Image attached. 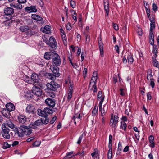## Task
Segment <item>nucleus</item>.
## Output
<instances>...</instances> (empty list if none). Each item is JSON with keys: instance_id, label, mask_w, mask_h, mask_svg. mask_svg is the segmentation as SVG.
I'll list each match as a JSON object with an SVG mask.
<instances>
[{"instance_id": "nucleus-24", "label": "nucleus", "mask_w": 159, "mask_h": 159, "mask_svg": "<svg viewBox=\"0 0 159 159\" xmlns=\"http://www.w3.org/2000/svg\"><path fill=\"white\" fill-rule=\"evenodd\" d=\"M18 118L19 122L21 123L24 124L26 121V118L25 116L20 115Z\"/></svg>"}, {"instance_id": "nucleus-60", "label": "nucleus", "mask_w": 159, "mask_h": 159, "mask_svg": "<svg viewBox=\"0 0 159 159\" xmlns=\"http://www.w3.org/2000/svg\"><path fill=\"white\" fill-rule=\"evenodd\" d=\"M40 142L39 141H35L33 144V145L35 147H38L40 145Z\"/></svg>"}, {"instance_id": "nucleus-23", "label": "nucleus", "mask_w": 159, "mask_h": 159, "mask_svg": "<svg viewBox=\"0 0 159 159\" xmlns=\"http://www.w3.org/2000/svg\"><path fill=\"white\" fill-rule=\"evenodd\" d=\"M10 5L11 7H13L18 9H20L23 7L22 5L19 3H11Z\"/></svg>"}, {"instance_id": "nucleus-3", "label": "nucleus", "mask_w": 159, "mask_h": 159, "mask_svg": "<svg viewBox=\"0 0 159 159\" xmlns=\"http://www.w3.org/2000/svg\"><path fill=\"white\" fill-rule=\"evenodd\" d=\"M29 79L28 77L27 78V79L25 80V81L28 83L34 84L35 83L38 82L39 78L38 75L37 74L34 73L32 74L31 79L29 80Z\"/></svg>"}, {"instance_id": "nucleus-54", "label": "nucleus", "mask_w": 159, "mask_h": 159, "mask_svg": "<svg viewBox=\"0 0 159 159\" xmlns=\"http://www.w3.org/2000/svg\"><path fill=\"white\" fill-rule=\"evenodd\" d=\"M152 92H149L147 94V99L148 100H151L152 98L151 96Z\"/></svg>"}, {"instance_id": "nucleus-39", "label": "nucleus", "mask_w": 159, "mask_h": 159, "mask_svg": "<svg viewBox=\"0 0 159 159\" xmlns=\"http://www.w3.org/2000/svg\"><path fill=\"white\" fill-rule=\"evenodd\" d=\"M33 124L37 125V126H40L42 125V121L41 119H38L35 121L34 123H33Z\"/></svg>"}, {"instance_id": "nucleus-22", "label": "nucleus", "mask_w": 159, "mask_h": 159, "mask_svg": "<svg viewBox=\"0 0 159 159\" xmlns=\"http://www.w3.org/2000/svg\"><path fill=\"white\" fill-rule=\"evenodd\" d=\"M106 1L104 0L103 2L105 10L108 16L109 12V3L108 0H106Z\"/></svg>"}, {"instance_id": "nucleus-11", "label": "nucleus", "mask_w": 159, "mask_h": 159, "mask_svg": "<svg viewBox=\"0 0 159 159\" xmlns=\"http://www.w3.org/2000/svg\"><path fill=\"white\" fill-rule=\"evenodd\" d=\"M21 127L24 134L26 135H29L32 133V129L29 126V127H28L22 125Z\"/></svg>"}, {"instance_id": "nucleus-58", "label": "nucleus", "mask_w": 159, "mask_h": 159, "mask_svg": "<svg viewBox=\"0 0 159 159\" xmlns=\"http://www.w3.org/2000/svg\"><path fill=\"white\" fill-rule=\"evenodd\" d=\"M95 151L91 154V155L92 157H93L94 155L99 156L98 152L97 150H94Z\"/></svg>"}, {"instance_id": "nucleus-47", "label": "nucleus", "mask_w": 159, "mask_h": 159, "mask_svg": "<svg viewBox=\"0 0 159 159\" xmlns=\"http://www.w3.org/2000/svg\"><path fill=\"white\" fill-rule=\"evenodd\" d=\"M153 65L154 66L159 69V64L158 61L156 59L153 61Z\"/></svg>"}, {"instance_id": "nucleus-53", "label": "nucleus", "mask_w": 159, "mask_h": 159, "mask_svg": "<svg viewBox=\"0 0 159 159\" xmlns=\"http://www.w3.org/2000/svg\"><path fill=\"white\" fill-rule=\"evenodd\" d=\"M83 137V134L79 138L77 142L78 144H80L82 140Z\"/></svg>"}, {"instance_id": "nucleus-40", "label": "nucleus", "mask_w": 159, "mask_h": 159, "mask_svg": "<svg viewBox=\"0 0 159 159\" xmlns=\"http://www.w3.org/2000/svg\"><path fill=\"white\" fill-rule=\"evenodd\" d=\"M11 144H9L7 142H5L3 144L2 148L4 149H7L10 147Z\"/></svg>"}, {"instance_id": "nucleus-43", "label": "nucleus", "mask_w": 159, "mask_h": 159, "mask_svg": "<svg viewBox=\"0 0 159 159\" xmlns=\"http://www.w3.org/2000/svg\"><path fill=\"white\" fill-rule=\"evenodd\" d=\"M73 93V91L71 90H69V92L68 93L67 96V100L69 101L71 99L72 97V94Z\"/></svg>"}, {"instance_id": "nucleus-38", "label": "nucleus", "mask_w": 159, "mask_h": 159, "mask_svg": "<svg viewBox=\"0 0 159 159\" xmlns=\"http://www.w3.org/2000/svg\"><path fill=\"white\" fill-rule=\"evenodd\" d=\"M84 34L85 36L86 43L88 44L89 43L90 40V35L88 34H85V32H84Z\"/></svg>"}, {"instance_id": "nucleus-37", "label": "nucleus", "mask_w": 159, "mask_h": 159, "mask_svg": "<svg viewBox=\"0 0 159 159\" xmlns=\"http://www.w3.org/2000/svg\"><path fill=\"white\" fill-rule=\"evenodd\" d=\"M120 128L121 129L124 130L125 131L126 130L127 127V124L124 122H121Z\"/></svg>"}, {"instance_id": "nucleus-41", "label": "nucleus", "mask_w": 159, "mask_h": 159, "mask_svg": "<svg viewBox=\"0 0 159 159\" xmlns=\"http://www.w3.org/2000/svg\"><path fill=\"white\" fill-rule=\"evenodd\" d=\"M6 18L7 19V20H6V21H4L3 22V24H4L5 25L9 26V24H10V22L9 21V20H10L11 19V17L9 16V17H6Z\"/></svg>"}, {"instance_id": "nucleus-17", "label": "nucleus", "mask_w": 159, "mask_h": 159, "mask_svg": "<svg viewBox=\"0 0 159 159\" xmlns=\"http://www.w3.org/2000/svg\"><path fill=\"white\" fill-rule=\"evenodd\" d=\"M15 133L16 135H17L19 137H22L24 136V134L22 130L21 126L18 129H15Z\"/></svg>"}, {"instance_id": "nucleus-30", "label": "nucleus", "mask_w": 159, "mask_h": 159, "mask_svg": "<svg viewBox=\"0 0 159 159\" xmlns=\"http://www.w3.org/2000/svg\"><path fill=\"white\" fill-rule=\"evenodd\" d=\"M73 152L72 151L69 152L66 154V155L64 157V159H67L68 158H70L73 157L74 155L73 154Z\"/></svg>"}, {"instance_id": "nucleus-15", "label": "nucleus", "mask_w": 159, "mask_h": 159, "mask_svg": "<svg viewBox=\"0 0 159 159\" xmlns=\"http://www.w3.org/2000/svg\"><path fill=\"white\" fill-rule=\"evenodd\" d=\"M35 6H31L30 7H27L25 8V10L29 13L36 12L37 10Z\"/></svg>"}, {"instance_id": "nucleus-34", "label": "nucleus", "mask_w": 159, "mask_h": 159, "mask_svg": "<svg viewBox=\"0 0 159 159\" xmlns=\"http://www.w3.org/2000/svg\"><path fill=\"white\" fill-rule=\"evenodd\" d=\"M98 107L96 106H94L93 111L92 114L93 116H95L98 114Z\"/></svg>"}, {"instance_id": "nucleus-9", "label": "nucleus", "mask_w": 159, "mask_h": 159, "mask_svg": "<svg viewBox=\"0 0 159 159\" xmlns=\"http://www.w3.org/2000/svg\"><path fill=\"white\" fill-rule=\"evenodd\" d=\"M45 103L48 106L52 107H53L55 105V99L49 98L45 99Z\"/></svg>"}, {"instance_id": "nucleus-31", "label": "nucleus", "mask_w": 159, "mask_h": 159, "mask_svg": "<svg viewBox=\"0 0 159 159\" xmlns=\"http://www.w3.org/2000/svg\"><path fill=\"white\" fill-rule=\"evenodd\" d=\"M98 79V77H92L90 83L89 85H91L92 84H96L97 83V80Z\"/></svg>"}, {"instance_id": "nucleus-35", "label": "nucleus", "mask_w": 159, "mask_h": 159, "mask_svg": "<svg viewBox=\"0 0 159 159\" xmlns=\"http://www.w3.org/2000/svg\"><path fill=\"white\" fill-rule=\"evenodd\" d=\"M127 60L128 63L131 64L134 61L132 56L131 55H128L127 57Z\"/></svg>"}, {"instance_id": "nucleus-16", "label": "nucleus", "mask_w": 159, "mask_h": 159, "mask_svg": "<svg viewBox=\"0 0 159 159\" xmlns=\"http://www.w3.org/2000/svg\"><path fill=\"white\" fill-rule=\"evenodd\" d=\"M31 17L34 20H36L37 21H40L41 24H43V18L35 14H32L31 15Z\"/></svg>"}, {"instance_id": "nucleus-7", "label": "nucleus", "mask_w": 159, "mask_h": 159, "mask_svg": "<svg viewBox=\"0 0 159 159\" xmlns=\"http://www.w3.org/2000/svg\"><path fill=\"white\" fill-rule=\"evenodd\" d=\"M119 120V117L117 115H115L113 116V115L112 114L111 116V119L110 123L111 124V126H112L113 127L115 128L116 127V124L118 122Z\"/></svg>"}, {"instance_id": "nucleus-50", "label": "nucleus", "mask_w": 159, "mask_h": 159, "mask_svg": "<svg viewBox=\"0 0 159 159\" xmlns=\"http://www.w3.org/2000/svg\"><path fill=\"white\" fill-rule=\"evenodd\" d=\"M102 94L101 91H99L98 92L97 95V99L101 98H102Z\"/></svg>"}, {"instance_id": "nucleus-10", "label": "nucleus", "mask_w": 159, "mask_h": 159, "mask_svg": "<svg viewBox=\"0 0 159 159\" xmlns=\"http://www.w3.org/2000/svg\"><path fill=\"white\" fill-rule=\"evenodd\" d=\"M14 12V9L11 7H7L4 8V13L6 16H9L11 17Z\"/></svg>"}, {"instance_id": "nucleus-44", "label": "nucleus", "mask_w": 159, "mask_h": 159, "mask_svg": "<svg viewBox=\"0 0 159 159\" xmlns=\"http://www.w3.org/2000/svg\"><path fill=\"white\" fill-rule=\"evenodd\" d=\"M99 111L101 112V116H103L106 114V111L104 109V108L102 109V107H101V109H100V108H99Z\"/></svg>"}, {"instance_id": "nucleus-6", "label": "nucleus", "mask_w": 159, "mask_h": 159, "mask_svg": "<svg viewBox=\"0 0 159 159\" xmlns=\"http://www.w3.org/2000/svg\"><path fill=\"white\" fill-rule=\"evenodd\" d=\"M46 43L52 48H56L57 47L56 40L55 38L52 36L49 38V41H47Z\"/></svg>"}, {"instance_id": "nucleus-55", "label": "nucleus", "mask_w": 159, "mask_h": 159, "mask_svg": "<svg viewBox=\"0 0 159 159\" xmlns=\"http://www.w3.org/2000/svg\"><path fill=\"white\" fill-rule=\"evenodd\" d=\"M74 12V15L72 16V18H73V19H74V20H75V21H77V17L76 16V12H74V11L73 10L72 11H71V12Z\"/></svg>"}, {"instance_id": "nucleus-8", "label": "nucleus", "mask_w": 159, "mask_h": 159, "mask_svg": "<svg viewBox=\"0 0 159 159\" xmlns=\"http://www.w3.org/2000/svg\"><path fill=\"white\" fill-rule=\"evenodd\" d=\"M56 65H51L50 69L54 74L55 76L59 77L60 75V74L59 73V68Z\"/></svg>"}, {"instance_id": "nucleus-42", "label": "nucleus", "mask_w": 159, "mask_h": 159, "mask_svg": "<svg viewBox=\"0 0 159 159\" xmlns=\"http://www.w3.org/2000/svg\"><path fill=\"white\" fill-rule=\"evenodd\" d=\"M50 27L49 25H46L44 28V31L46 33H48L50 30Z\"/></svg>"}, {"instance_id": "nucleus-25", "label": "nucleus", "mask_w": 159, "mask_h": 159, "mask_svg": "<svg viewBox=\"0 0 159 159\" xmlns=\"http://www.w3.org/2000/svg\"><path fill=\"white\" fill-rule=\"evenodd\" d=\"M8 120H6V123L5 124V125L10 127L11 129H13L15 128V125L12 122L11 120L10 119Z\"/></svg>"}, {"instance_id": "nucleus-14", "label": "nucleus", "mask_w": 159, "mask_h": 159, "mask_svg": "<svg viewBox=\"0 0 159 159\" xmlns=\"http://www.w3.org/2000/svg\"><path fill=\"white\" fill-rule=\"evenodd\" d=\"M10 111L5 108L2 109L1 112L4 116L7 118V119H10L11 116L10 113Z\"/></svg>"}, {"instance_id": "nucleus-21", "label": "nucleus", "mask_w": 159, "mask_h": 159, "mask_svg": "<svg viewBox=\"0 0 159 159\" xmlns=\"http://www.w3.org/2000/svg\"><path fill=\"white\" fill-rule=\"evenodd\" d=\"M34 107L31 105H28L26 108V111L29 113H34Z\"/></svg>"}, {"instance_id": "nucleus-5", "label": "nucleus", "mask_w": 159, "mask_h": 159, "mask_svg": "<svg viewBox=\"0 0 159 159\" xmlns=\"http://www.w3.org/2000/svg\"><path fill=\"white\" fill-rule=\"evenodd\" d=\"M53 63L57 66H59L61 63L60 56L56 53H55L52 58Z\"/></svg>"}, {"instance_id": "nucleus-57", "label": "nucleus", "mask_w": 159, "mask_h": 159, "mask_svg": "<svg viewBox=\"0 0 159 159\" xmlns=\"http://www.w3.org/2000/svg\"><path fill=\"white\" fill-rule=\"evenodd\" d=\"M70 5L73 8H74L75 7V2L73 0H71L70 3Z\"/></svg>"}, {"instance_id": "nucleus-19", "label": "nucleus", "mask_w": 159, "mask_h": 159, "mask_svg": "<svg viewBox=\"0 0 159 159\" xmlns=\"http://www.w3.org/2000/svg\"><path fill=\"white\" fill-rule=\"evenodd\" d=\"M6 109L9 111H11L14 110L15 106L14 104L11 103H7L6 105Z\"/></svg>"}, {"instance_id": "nucleus-1", "label": "nucleus", "mask_w": 159, "mask_h": 159, "mask_svg": "<svg viewBox=\"0 0 159 159\" xmlns=\"http://www.w3.org/2000/svg\"><path fill=\"white\" fill-rule=\"evenodd\" d=\"M32 93L34 94L37 96H40L43 94V91L39 87L34 86L33 87L32 93L30 92H27L26 96L29 98H32L33 96Z\"/></svg>"}, {"instance_id": "nucleus-61", "label": "nucleus", "mask_w": 159, "mask_h": 159, "mask_svg": "<svg viewBox=\"0 0 159 159\" xmlns=\"http://www.w3.org/2000/svg\"><path fill=\"white\" fill-rule=\"evenodd\" d=\"M150 30H153L155 28V23H150Z\"/></svg>"}, {"instance_id": "nucleus-46", "label": "nucleus", "mask_w": 159, "mask_h": 159, "mask_svg": "<svg viewBox=\"0 0 159 159\" xmlns=\"http://www.w3.org/2000/svg\"><path fill=\"white\" fill-rule=\"evenodd\" d=\"M120 94L122 96H124L125 95V90L123 88H120Z\"/></svg>"}, {"instance_id": "nucleus-26", "label": "nucleus", "mask_w": 159, "mask_h": 159, "mask_svg": "<svg viewBox=\"0 0 159 159\" xmlns=\"http://www.w3.org/2000/svg\"><path fill=\"white\" fill-rule=\"evenodd\" d=\"M37 114L39 116L42 117H47L46 113L45 112L44 110H42L40 109H38L37 110Z\"/></svg>"}, {"instance_id": "nucleus-51", "label": "nucleus", "mask_w": 159, "mask_h": 159, "mask_svg": "<svg viewBox=\"0 0 159 159\" xmlns=\"http://www.w3.org/2000/svg\"><path fill=\"white\" fill-rule=\"evenodd\" d=\"M122 149V143H120V142H119L118 145V147L117 148L118 151H121Z\"/></svg>"}, {"instance_id": "nucleus-27", "label": "nucleus", "mask_w": 159, "mask_h": 159, "mask_svg": "<svg viewBox=\"0 0 159 159\" xmlns=\"http://www.w3.org/2000/svg\"><path fill=\"white\" fill-rule=\"evenodd\" d=\"M44 118H41V120L42 121V125L43 124H47L49 121V119L47 117H43Z\"/></svg>"}, {"instance_id": "nucleus-63", "label": "nucleus", "mask_w": 159, "mask_h": 159, "mask_svg": "<svg viewBox=\"0 0 159 159\" xmlns=\"http://www.w3.org/2000/svg\"><path fill=\"white\" fill-rule=\"evenodd\" d=\"M145 9L147 15V16L148 18H149L150 16V9L149 8H147L146 7Z\"/></svg>"}, {"instance_id": "nucleus-12", "label": "nucleus", "mask_w": 159, "mask_h": 159, "mask_svg": "<svg viewBox=\"0 0 159 159\" xmlns=\"http://www.w3.org/2000/svg\"><path fill=\"white\" fill-rule=\"evenodd\" d=\"M72 119L74 121L75 124L76 125V121L79 122L81 119L80 114L79 112L75 113Z\"/></svg>"}, {"instance_id": "nucleus-4", "label": "nucleus", "mask_w": 159, "mask_h": 159, "mask_svg": "<svg viewBox=\"0 0 159 159\" xmlns=\"http://www.w3.org/2000/svg\"><path fill=\"white\" fill-rule=\"evenodd\" d=\"M46 87L47 90L55 91L59 87V85L55 82L52 81L50 83H47Z\"/></svg>"}, {"instance_id": "nucleus-62", "label": "nucleus", "mask_w": 159, "mask_h": 159, "mask_svg": "<svg viewBox=\"0 0 159 159\" xmlns=\"http://www.w3.org/2000/svg\"><path fill=\"white\" fill-rule=\"evenodd\" d=\"M149 20L151 23H155L154 17L153 16H151L150 17Z\"/></svg>"}, {"instance_id": "nucleus-52", "label": "nucleus", "mask_w": 159, "mask_h": 159, "mask_svg": "<svg viewBox=\"0 0 159 159\" xmlns=\"http://www.w3.org/2000/svg\"><path fill=\"white\" fill-rule=\"evenodd\" d=\"M104 97H103L101 99V101H100L99 103V108H100V109H101V107H102V104L104 100Z\"/></svg>"}, {"instance_id": "nucleus-32", "label": "nucleus", "mask_w": 159, "mask_h": 159, "mask_svg": "<svg viewBox=\"0 0 159 159\" xmlns=\"http://www.w3.org/2000/svg\"><path fill=\"white\" fill-rule=\"evenodd\" d=\"M20 29L22 32L27 31L29 29V27L27 26H22L20 28Z\"/></svg>"}, {"instance_id": "nucleus-49", "label": "nucleus", "mask_w": 159, "mask_h": 159, "mask_svg": "<svg viewBox=\"0 0 159 159\" xmlns=\"http://www.w3.org/2000/svg\"><path fill=\"white\" fill-rule=\"evenodd\" d=\"M66 28L67 30H70L72 29V26L71 25V24L70 23L68 22L67 23L66 25Z\"/></svg>"}, {"instance_id": "nucleus-64", "label": "nucleus", "mask_w": 159, "mask_h": 159, "mask_svg": "<svg viewBox=\"0 0 159 159\" xmlns=\"http://www.w3.org/2000/svg\"><path fill=\"white\" fill-rule=\"evenodd\" d=\"M57 119V117L56 116H54L52 118L51 120H50V123L51 124H53L54 122Z\"/></svg>"}, {"instance_id": "nucleus-28", "label": "nucleus", "mask_w": 159, "mask_h": 159, "mask_svg": "<svg viewBox=\"0 0 159 159\" xmlns=\"http://www.w3.org/2000/svg\"><path fill=\"white\" fill-rule=\"evenodd\" d=\"M147 79L148 80L149 79L150 80H153L152 78V73L151 70H148L147 74Z\"/></svg>"}, {"instance_id": "nucleus-56", "label": "nucleus", "mask_w": 159, "mask_h": 159, "mask_svg": "<svg viewBox=\"0 0 159 159\" xmlns=\"http://www.w3.org/2000/svg\"><path fill=\"white\" fill-rule=\"evenodd\" d=\"M37 125H36L33 124V123H32L29 125V127L31 129H35L37 128Z\"/></svg>"}, {"instance_id": "nucleus-18", "label": "nucleus", "mask_w": 159, "mask_h": 159, "mask_svg": "<svg viewBox=\"0 0 159 159\" xmlns=\"http://www.w3.org/2000/svg\"><path fill=\"white\" fill-rule=\"evenodd\" d=\"M55 53L53 52H47L44 54V58L47 60L50 59L52 58Z\"/></svg>"}, {"instance_id": "nucleus-33", "label": "nucleus", "mask_w": 159, "mask_h": 159, "mask_svg": "<svg viewBox=\"0 0 159 159\" xmlns=\"http://www.w3.org/2000/svg\"><path fill=\"white\" fill-rule=\"evenodd\" d=\"M153 47L152 52L154 54L155 57H156L157 56V48L156 45H154Z\"/></svg>"}, {"instance_id": "nucleus-20", "label": "nucleus", "mask_w": 159, "mask_h": 159, "mask_svg": "<svg viewBox=\"0 0 159 159\" xmlns=\"http://www.w3.org/2000/svg\"><path fill=\"white\" fill-rule=\"evenodd\" d=\"M149 141L150 143L149 146L152 148L155 147L154 138L153 135H151L148 137Z\"/></svg>"}, {"instance_id": "nucleus-2", "label": "nucleus", "mask_w": 159, "mask_h": 159, "mask_svg": "<svg viewBox=\"0 0 159 159\" xmlns=\"http://www.w3.org/2000/svg\"><path fill=\"white\" fill-rule=\"evenodd\" d=\"M1 134L4 138L9 139L10 138V129L6 127L5 124H2V126Z\"/></svg>"}, {"instance_id": "nucleus-29", "label": "nucleus", "mask_w": 159, "mask_h": 159, "mask_svg": "<svg viewBox=\"0 0 159 159\" xmlns=\"http://www.w3.org/2000/svg\"><path fill=\"white\" fill-rule=\"evenodd\" d=\"M44 110L45 113H46L47 117L48 116V114H52L53 113V111H55L54 110H53L47 107L45 108L44 109Z\"/></svg>"}, {"instance_id": "nucleus-45", "label": "nucleus", "mask_w": 159, "mask_h": 159, "mask_svg": "<svg viewBox=\"0 0 159 159\" xmlns=\"http://www.w3.org/2000/svg\"><path fill=\"white\" fill-rule=\"evenodd\" d=\"M112 151L110 150H108L107 153V157L108 159H111L112 157Z\"/></svg>"}, {"instance_id": "nucleus-13", "label": "nucleus", "mask_w": 159, "mask_h": 159, "mask_svg": "<svg viewBox=\"0 0 159 159\" xmlns=\"http://www.w3.org/2000/svg\"><path fill=\"white\" fill-rule=\"evenodd\" d=\"M99 47L100 51V53L102 57L103 56V44L102 42L101 37H99L98 42Z\"/></svg>"}, {"instance_id": "nucleus-48", "label": "nucleus", "mask_w": 159, "mask_h": 159, "mask_svg": "<svg viewBox=\"0 0 159 159\" xmlns=\"http://www.w3.org/2000/svg\"><path fill=\"white\" fill-rule=\"evenodd\" d=\"M149 41L151 44L153 45L154 44V37H149Z\"/></svg>"}, {"instance_id": "nucleus-59", "label": "nucleus", "mask_w": 159, "mask_h": 159, "mask_svg": "<svg viewBox=\"0 0 159 159\" xmlns=\"http://www.w3.org/2000/svg\"><path fill=\"white\" fill-rule=\"evenodd\" d=\"M113 26L116 30L117 31L119 30V27L117 24L113 23Z\"/></svg>"}, {"instance_id": "nucleus-36", "label": "nucleus", "mask_w": 159, "mask_h": 159, "mask_svg": "<svg viewBox=\"0 0 159 159\" xmlns=\"http://www.w3.org/2000/svg\"><path fill=\"white\" fill-rule=\"evenodd\" d=\"M68 80H69V90L72 91L73 89V86L74 84L71 82L70 78L69 76H68Z\"/></svg>"}]
</instances>
